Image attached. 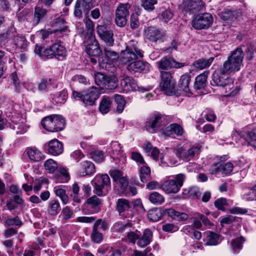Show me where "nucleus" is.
I'll return each instance as SVG.
<instances>
[{
  "label": "nucleus",
  "instance_id": "f257e3e1",
  "mask_svg": "<svg viewBox=\"0 0 256 256\" xmlns=\"http://www.w3.org/2000/svg\"><path fill=\"white\" fill-rule=\"evenodd\" d=\"M242 48H245L244 45L238 47L232 52L226 60L222 65V67L229 72L239 71L243 66L242 61L244 56V52Z\"/></svg>",
  "mask_w": 256,
  "mask_h": 256
},
{
  "label": "nucleus",
  "instance_id": "f03ea898",
  "mask_svg": "<svg viewBox=\"0 0 256 256\" xmlns=\"http://www.w3.org/2000/svg\"><path fill=\"white\" fill-rule=\"evenodd\" d=\"M41 124L47 131L55 132L64 129L66 120L62 116L52 114L44 118L41 122Z\"/></svg>",
  "mask_w": 256,
  "mask_h": 256
},
{
  "label": "nucleus",
  "instance_id": "7ed1b4c3",
  "mask_svg": "<svg viewBox=\"0 0 256 256\" xmlns=\"http://www.w3.org/2000/svg\"><path fill=\"white\" fill-rule=\"evenodd\" d=\"M230 73L228 70H226L222 66L217 68L212 75L210 84L212 86L226 88V89L228 88V89H230L233 82L228 76Z\"/></svg>",
  "mask_w": 256,
  "mask_h": 256
},
{
  "label": "nucleus",
  "instance_id": "20e7f679",
  "mask_svg": "<svg viewBox=\"0 0 256 256\" xmlns=\"http://www.w3.org/2000/svg\"><path fill=\"white\" fill-rule=\"evenodd\" d=\"M94 192L98 196H106L110 189V180L107 174H97L92 181Z\"/></svg>",
  "mask_w": 256,
  "mask_h": 256
},
{
  "label": "nucleus",
  "instance_id": "39448f33",
  "mask_svg": "<svg viewBox=\"0 0 256 256\" xmlns=\"http://www.w3.org/2000/svg\"><path fill=\"white\" fill-rule=\"evenodd\" d=\"M136 44L134 41L129 42L126 50L122 52L120 60L122 64L130 63L143 57L142 52L137 47Z\"/></svg>",
  "mask_w": 256,
  "mask_h": 256
},
{
  "label": "nucleus",
  "instance_id": "423d86ee",
  "mask_svg": "<svg viewBox=\"0 0 256 256\" xmlns=\"http://www.w3.org/2000/svg\"><path fill=\"white\" fill-rule=\"evenodd\" d=\"M160 86L168 95L176 94V82L170 71L160 70Z\"/></svg>",
  "mask_w": 256,
  "mask_h": 256
},
{
  "label": "nucleus",
  "instance_id": "0eeeda50",
  "mask_svg": "<svg viewBox=\"0 0 256 256\" xmlns=\"http://www.w3.org/2000/svg\"><path fill=\"white\" fill-rule=\"evenodd\" d=\"M94 80L96 84L102 89L113 90L118 86V80L114 74L98 72L95 74Z\"/></svg>",
  "mask_w": 256,
  "mask_h": 256
},
{
  "label": "nucleus",
  "instance_id": "6e6552de",
  "mask_svg": "<svg viewBox=\"0 0 256 256\" xmlns=\"http://www.w3.org/2000/svg\"><path fill=\"white\" fill-rule=\"evenodd\" d=\"M186 178V176L183 174H177L174 180H168L162 185V188L167 194L176 193L182 186Z\"/></svg>",
  "mask_w": 256,
  "mask_h": 256
},
{
  "label": "nucleus",
  "instance_id": "1a4fd4ad",
  "mask_svg": "<svg viewBox=\"0 0 256 256\" xmlns=\"http://www.w3.org/2000/svg\"><path fill=\"white\" fill-rule=\"evenodd\" d=\"M130 8L128 3L118 4L115 11V23L117 26L122 28L126 25Z\"/></svg>",
  "mask_w": 256,
  "mask_h": 256
},
{
  "label": "nucleus",
  "instance_id": "9d476101",
  "mask_svg": "<svg viewBox=\"0 0 256 256\" xmlns=\"http://www.w3.org/2000/svg\"><path fill=\"white\" fill-rule=\"evenodd\" d=\"M164 118L158 113L151 114L147 118L145 128L149 132L154 133L164 124Z\"/></svg>",
  "mask_w": 256,
  "mask_h": 256
},
{
  "label": "nucleus",
  "instance_id": "9b49d317",
  "mask_svg": "<svg viewBox=\"0 0 256 256\" xmlns=\"http://www.w3.org/2000/svg\"><path fill=\"white\" fill-rule=\"evenodd\" d=\"M213 18L209 13L197 15L192 21V26L196 30L208 28L212 24Z\"/></svg>",
  "mask_w": 256,
  "mask_h": 256
},
{
  "label": "nucleus",
  "instance_id": "f8f14e48",
  "mask_svg": "<svg viewBox=\"0 0 256 256\" xmlns=\"http://www.w3.org/2000/svg\"><path fill=\"white\" fill-rule=\"evenodd\" d=\"M96 32L100 38L104 41L106 45L112 46L114 44V34L112 30H108L104 25H98Z\"/></svg>",
  "mask_w": 256,
  "mask_h": 256
},
{
  "label": "nucleus",
  "instance_id": "ddd939ff",
  "mask_svg": "<svg viewBox=\"0 0 256 256\" xmlns=\"http://www.w3.org/2000/svg\"><path fill=\"white\" fill-rule=\"evenodd\" d=\"M85 51L90 56H98L102 54V51L98 42L94 38H88L85 42Z\"/></svg>",
  "mask_w": 256,
  "mask_h": 256
},
{
  "label": "nucleus",
  "instance_id": "4468645a",
  "mask_svg": "<svg viewBox=\"0 0 256 256\" xmlns=\"http://www.w3.org/2000/svg\"><path fill=\"white\" fill-rule=\"evenodd\" d=\"M191 78V74L188 73L184 74L180 76L176 88V94H181L182 92L188 94H192L189 86Z\"/></svg>",
  "mask_w": 256,
  "mask_h": 256
},
{
  "label": "nucleus",
  "instance_id": "2eb2a0df",
  "mask_svg": "<svg viewBox=\"0 0 256 256\" xmlns=\"http://www.w3.org/2000/svg\"><path fill=\"white\" fill-rule=\"evenodd\" d=\"M52 26L53 28V32L59 37L63 36L68 31V26L65 20L60 16L54 20Z\"/></svg>",
  "mask_w": 256,
  "mask_h": 256
},
{
  "label": "nucleus",
  "instance_id": "dca6fc26",
  "mask_svg": "<svg viewBox=\"0 0 256 256\" xmlns=\"http://www.w3.org/2000/svg\"><path fill=\"white\" fill-rule=\"evenodd\" d=\"M100 95L98 90L92 86L86 92H84L82 102L86 106H92L94 104L96 100L99 98Z\"/></svg>",
  "mask_w": 256,
  "mask_h": 256
},
{
  "label": "nucleus",
  "instance_id": "f3484780",
  "mask_svg": "<svg viewBox=\"0 0 256 256\" xmlns=\"http://www.w3.org/2000/svg\"><path fill=\"white\" fill-rule=\"evenodd\" d=\"M148 38L152 42H156L162 40L165 36L164 32L154 26L148 27L146 31Z\"/></svg>",
  "mask_w": 256,
  "mask_h": 256
},
{
  "label": "nucleus",
  "instance_id": "a211bd4d",
  "mask_svg": "<svg viewBox=\"0 0 256 256\" xmlns=\"http://www.w3.org/2000/svg\"><path fill=\"white\" fill-rule=\"evenodd\" d=\"M48 152L53 156H58L64 150L63 144L56 139H54L49 142L48 144H45Z\"/></svg>",
  "mask_w": 256,
  "mask_h": 256
},
{
  "label": "nucleus",
  "instance_id": "6ab92c4d",
  "mask_svg": "<svg viewBox=\"0 0 256 256\" xmlns=\"http://www.w3.org/2000/svg\"><path fill=\"white\" fill-rule=\"evenodd\" d=\"M127 68L134 72L146 73L149 71L150 64L146 62L135 60L128 64Z\"/></svg>",
  "mask_w": 256,
  "mask_h": 256
},
{
  "label": "nucleus",
  "instance_id": "aec40b11",
  "mask_svg": "<svg viewBox=\"0 0 256 256\" xmlns=\"http://www.w3.org/2000/svg\"><path fill=\"white\" fill-rule=\"evenodd\" d=\"M95 172V166L92 162L86 160L80 163L78 171L80 176H84L87 175H90L94 173Z\"/></svg>",
  "mask_w": 256,
  "mask_h": 256
},
{
  "label": "nucleus",
  "instance_id": "412c9836",
  "mask_svg": "<svg viewBox=\"0 0 256 256\" xmlns=\"http://www.w3.org/2000/svg\"><path fill=\"white\" fill-rule=\"evenodd\" d=\"M120 86L124 90H135L138 88L136 82L134 78L129 76H124L120 80Z\"/></svg>",
  "mask_w": 256,
  "mask_h": 256
},
{
  "label": "nucleus",
  "instance_id": "4be33fe9",
  "mask_svg": "<svg viewBox=\"0 0 256 256\" xmlns=\"http://www.w3.org/2000/svg\"><path fill=\"white\" fill-rule=\"evenodd\" d=\"M54 57L60 60H62L66 56V50L59 42L54 43L51 46Z\"/></svg>",
  "mask_w": 256,
  "mask_h": 256
},
{
  "label": "nucleus",
  "instance_id": "5701e85b",
  "mask_svg": "<svg viewBox=\"0 0 256 256\" xmlns=\"http://www.w3.org/2000/svg\"><path fill=\"white\" fill-rule=\"evenodd\" d=\"M34 52L43 58H54L51 46L49 48H44L41 46L36 44L34 48Z\"/></svg>",
  "mask_w": 256,
  "mask_h": 256
},
{
  "label": "nucleus",
  "instance_id": "b1692460",
  "mask_svg": "<svg viewBox=\"0 0 256 256\" xmlns=\"http://www.w3.org/2000/svg\"><path fill=\"white\" fill-rule=\"evenodd\" d=\"M239 13L236 10H232L230 9H224L218 14L220 18L224 21H232L237 18V14Z\"/></svg>",
  "mask_w": 256,
  "mask_h": 256
},
{
  "label": "nucleus",
  "instance_id": "393cba45",
  "mask_svg": "<svg viewBox=\"0 0 256 256\" xmlns=\"http://www.w3.org/2000/svg\"><path fill=\"white\" fill-rule=\"evenodd\" d=\"M152 233L149 229H146L144 232L143 235L139 236L137 244L140 246L144 247L150 244L152 241Z\"/></svg>",
  "mask_w": 256,
  "mask_h": 256
},
{
  "label": "nucleus",
  "instance_id": "a878e982",
  "mask_svg": "<svg viewBox=\"0 0 256 256\" xmlns=\"http://www.w3.org/2000/svg\"><path fill=\"white\" fill-rule=\"evenodd\" d=\"M101 224V219L96 220L92 228V232L90 237L92 240L96 243L100 242L103 238V235L102 233L98 231V228Z\"/></svg>",
  "mask_w": 256,
  "mask_h": 256
},
{
  "label": "nucleus",
  "instance_id": "bb28decb",
  "mask_svg": "<svg viewBox=\"0 0 256 256\" xmlns=\"http://www.w3.org/2000/svg\"><path fill=\"white\" fill-rule=\"evenodd\" d=\"M174 59L169 56H164L160 60L156 62L158 68L162 70L168 71L172 68Z\"/></svg>",
  "mask_w": 256,
  "mask_h": 256
},
{
  "label": "nucleus",
  "instance_id": "cd10ccee",
  "mask_svg": "<svg viewBox=\"0 0 256 256\" xmlns=\"http://www.w3.org/2000/svg\"><path fill=\"white\" fill-rule=\"evenodd\" d=\"M46 10L39 6L34 8V12L33 18V22L34 24H38L40 22L44 19L46 16Z\"/></svg>",
  "mask_w": 256,
  "mask_h": 256
},
{
  "label": "nucleus",
  "instance_id": "c85d7f7f",
  "mask_svg": "<svg viewBox=\"0 0 256 256\" xmlns=\"http://www.w3.org/2000/svg\"><path fill=\"white\" fill-rule=\"evenodd\" d=\"M188 9L192 12L200 10L204 6L202 0H188L186 3Z\"/></svg>",
  "mask_w": 256,
  "mask_h": 256
},
{
  "label": "nucleus",
  "instance_id": "c756f323",
  "mask_svg": "<svg viewBox=\"0 0 256 256\" xmlns=\"http://www.w3.org/2000/svg\"><path fill=\"white\" fill-rule=\"evenodd\" d=\"M112 104V100L106 96H103L99 106V110L102 114H107Z\"/></svg>",
  "mask_w": 256,
  "mask_h": 256
},
{
  "label": "nucleus",
  "instance_id": "7c9ffc66",
  "mask_svg": "<svg viewBox=\"0 0 256 256\" xmlns=\"http://www.w3.org/2000/svg\"><path fill=\"white\" fill-rule=\"evenodd\" d=\"M164 212V209H150L148 212V218L152 222H157L162 218Z\"/></svg>",
  "mask_w": 256,
  "mask_h": 256
},
{
  "label": "nucleus",
  "instance_id": "2f4dec72",
  "mask_svg": "<svg viewBox=\"0 0 256 256\" xmlns=\"http://www.w3.org/2000/svg\"><path fill=\"white\" fill-rule=\"evenodd\" d=\"M208 73L204 72L196 76L194 87L196 90H200L206 86Z\"/></svg>",
  "mask_w": 256,
  "mask_h": 256
},
{
  "label": "nucleus",
  "instance_id": "473e14b6",
  "mask_svg": "<svg viewBox=\"0 0 256 256\" xmlns=\"http://www.w3.org/2000/svg\"><path fill=\"white\" fill-rule=\"evenodd\" d=\"M214 60V57H210L208 59L200 58L194 62V66L197 68L202 70L208 67L212 64Z\"/></svg>",
  "mask_w": 256,
  "mask_h": 256
},
{
  "label": "nucleus",
  "instance_id": "72a5a7b5",
  "mask_svg": "<svg viewBox=\"0 0 256 256\" xmlns=\"http://www.w3.org/2000/svg\"><path fill=\"white\" fill-rule=\"evenodd\" d=\"M14 42L17 48L23 50L26 48L28 43L24 36L20 35L14 36Z\"/></svg>",
  "mask_w": 256,
  "mask_h": 256
},
{
  "label": "nucleus",
  "instance_id": "f704fd0d",
  "mask_svg": "<svg viewBox=\"0 0 256 256\" xmlns=\"http://www.w3.org/2000/svg\"><path fill=\"white\" fill-rule=\"evenodd\" d=\"M170 216L172 218L178 220H186L188 215L185 212H181L176 211L175 209H166Z\"/></svg>",
  "mask_w": 256,
  "mask_h": 256
},
{
  "label": "nucleus",
  "instance_id": "c9c22d12",
  "mask_svg": "<svg viewBox=\"0 0 256 256\" xmlns=\"http://www.w3.org/2000/svg\"><path fill=\"white\" fill-rule=\"evenodd\" d=\"M242 136L249 144L256 148V130L244 132Z\"/></svg>",
  "mask_w": 256,
  "mask_h": 256
},
{
  "label": "nucleus",
  "instance_id": "e433bc0d",
  "mask_svg": "<svg viewBox=\"0 0 256 256\" xmlns=\"http://www.w3.org/2000/svg\"><path fill=\"white\" fill-rule=\"evenodd\" d=\"M183 194L187 195L190 198L194 200L198 198L200 196L198 188L195 186L185 189L184 190Z\"/></svg>",
  "mask_w": 256,
  "mask_h": 256
},
{
  "label": "nucleus",
  "instance_id": "4c0bfd02",
  "mask_svg": "<svg viewBox=\"0 0 256 256\" xmlns=\"http://www.w3.org/2000/svg\"><path fill=\"white\" fill-rule=\"evenodd\" d=\"M216 208H225L233 206V201L226 198H221L217 199L214 202Z\"/></svg>",
  "mask_w": 256,
  "mask_h": 256
},
{
  "label": "nucleus",
  "instance_id": "58836bf2",
  "mask_svg": "<svg viewBox=\"0 0 256 256\" xmlns=\"http://www.w3.org/2000/svg\"><path fill=\"white\" fill-rule=\"evenodd\" d=\"M174 16L172 10L169 8L162 10L158 15V18L164 22H168Z\"/></svg>",
  "mask_w": 256,
  "mask_h": 256
},
{
  "label": "nucleus",
  "instance_id": "ea45409f",
  "mask_svg": "<svg viewBox=\"0 0 256 256\" xmlns=\"http://www.w3.org/2000/svg\"><path fill=\"white\" fill-rule=\"evenodd\" d=\"M202 146L198 144H195L187 150L188 161L192 160L195 156H198L201 152Z\"/></svg>",
  "mask_w": 256,
  "mask_h": 256
},
{
  "label": "nucleus",
  "instance_id": "a19ab883",
  "mask_svg": "<svg viewBox=\"0 0 256 256\" xmlns=\"http://www.w3.org/2000/svg\"><path fill=\"white\" fill-rule=\"evenodd\" d=\"M166 133L170 134H174L177 136H181L183 133V129L182 126L177 124H172L166 127Z\"/></svg>",
  "mask_w": 256,
  "mask_h": 256
},
{
  "label": "nucleus",
  "instance_id": "79ce46f5",
  "mask_svg": "<svg viewBox=\"0 0 256 256\" xmlns=\"http://www.w3.org/2000/svg\"><path fill=\"white\" fill-rule=\"evenodd\" d=\"M140 176L142 182L145 183L150 179V170L146 166H142L140 172Z\"/></svg>",
  "mask_w": 256,
  "mask_h": 256
},
{
  "label": "nucleus",
  "instance_id": "37998d69",
  "mask_svg": "<svg viewBox=\"0 0 256 256\" xmlns=\"http://www.w3.org/2000/svg\"><path fill=\"white\" fill-rule=\"evenodd\" d=\"M174 153L180 160L188 162V150L184 146L178 147L174 150Z\"/></svg>",
  "mask_w": 256,
  "mask_h": 256
},
{
  "label": "nucleus",
  "instance_id": "c03bdc74",
  "mask_svg": "<svg viewBox=\"0 0 256 256\" xmlns=\"http://www.w3.org/2000/svg\"><path fill=\"white\" fill-rule=\"evenodd\" d=\"M26 153L32 160L38 162L41 160L42 153L37 149L28 148L26 150Z\"/></svg>",
  "mask_w": 256,
  "mask_h": 256
},
{
  "label": "nucleus",
  "instance_id": "a18cd8bd",
  "mask_svg": "<svg viewBox=\"0 0 256 256\" xmlns=\"http://www.w3.org/2000/svg\"><path fill=\"white\" fill-rule=\"evenodd\" d=\"M54 192L56 196H58L62 202L66 204L68 202V196L66 194V190L60 186H56L54 188Z\"/></svg>",
  "mask_w": 256,
  "mask_h": 256
},
{
  "label": "nucleus",
  "instance_id": "49530a36",
  "mask_svg": "<svg viewBox=\"0 0 256 256\" xmlns=\"http://www.w3.org/2000/svg\"><path fill=\"white\" fill-rule=\"evenodd\" d=\"M219 238L218 235L212 232H207V238L206 244L208 246H216L218 244Z\"/></svg>",
  "mask_w": 256,
  "mask_h": 256
},
{
  "label": "nucleus",
  "instance_id": "de8ad7c7",
  "mask_svg": "<svg viewBox=\"0 0 256 256\" xmlns=\"http://www.w3.org/2000/svg\"><path fill=\"white\" fill-rule=\"evenodd\" d=\"M104 52L106 57L111 62L117 61L119 54L116 52L112 50L110 48H105Z\"/></svg>",
  "mask_w": 256,
  "mask_h": 256
},
{
  "label": "nucleus",
  "instance_id": "09e8293b",
  "mask_svg": "<svg viewBox=\"0 0 256 256\" xmlns=\"http://www.w3.org/2000/svg\"><path fill=\"white\" fill-rule=\"evenodd\" d=\"M157 4V0H141V6L148 12L154 10Z\"/></svg>",
  "mask_w": 256,
  "mask_h": 256
},
{
  "label": "nucleus",
  "instance_id": "8fccbe9b",
  "mask_svg": "<svg viewBox=\"0 0 256 256\" xmlns=\"http://www.w3.org/2000/svg\"><path fill=\"white\" fill-rule=\"evenodd\" d=\"M68 98V92L66 89L54 95L53 100L58 104H64Z\"/></svg>",
  "mask_w": 256,
  "mask_h": 256
},
{
  "label": "nucleus",
  "instance_id": "3c124183",
  "mask_svg": "<svg viewBox=\"0 0 256 256\" xmlns=\"http://www.w3.org/2000/svg\"><path fill=\"white\" fill-rule=\"evenodd\" d=\"M114 98V103L116 105V112L121 113L124 110L126 102L121 95L116 94Z\"/></svg>",
  "mask_w": 256,
  "mask_h": 256
},
{
  "label": "nucleus",
  "instance_id": "603ef678",
  "mask_svg": "<svg viewBox=\"0 0 256 256\" xmlns=\"http://www.w3.org/2000/svg\"><path fill=\"white\" fill-rule=\"evenodd\" d=\"M150 202L155 204H160L164 202V197L157 192H152L149 196Z\"/></svg>",
  "mask_w": 256,
  "mask_h": 256
},
{
  "label": "nucleus",
  "instance_id": "864d4df0",
  "mask_svg": "<svg viewBox=\"0 0 256 256\" xmlns=\"http://www.w3.org/2000/svg\"><path fill=\"white\" fill-rule=\"evenodd\" d=\"M244 241V240L242 236L236 238L233 240L232 242V246L233 250L235 252H238L242 248V242Z\"/></svg>",
  "mask_w": 256,
  "mask_h": 256
},
{
  "label": "nucleus",
  "instance_id": "5fc2aeb1",
  "mask_svg": "<svg viewBox=\"0 0 256 256\" xmlns=\"http://www.w3.org/2000/svg\"><path fill=\"white\" fill-rule=\"evenodd\" d=\"M4 224L7 226H20L22 222L18 216L8 217L5 220Z\"/></svg>",
  "mask_w": 256,
  "mask_h": 256
},
{
  "label": "nucleus",
  "instance_id": "6e6d98bb",
  "mask_svg": "<svg viewBox=\"0 0 256 256\" xmlns=\"http://www.w3.org/2000/svg\"><path fill=\"white\" fill-rule=\"evenodd\" d=\"M29 13L30 10L28 8H24L23 6H20L16 12V16L20 21H24Z\"/></svg>",
  "mask_w": 256,
  "mask_h": 256
},
{
  "label": "nucleus",
  "instance_id": "4d7b16f0",
  "mask_svg": "<svg viewBox=\"0 0 256 256\" xmlns=\"http://www.w3.org/2000/svg\"><path fill=\"white\" fill-rule=\"evenodd\" d=\"M249 192L243 196V198L246 200H256V184L250 188Z\"/></svg>",
  "mask_w": 256,
  "mask_h": 256
},
{
  "label": "nucleus",
  "instance_id": "13d9d810",
  "mask_svg": "<svg viewBox=\"0 0 256 256\" xmlns=\"http://www.w3.org/2000/svg\"><path fill=\"white\" fill-rule=\"evenodd\" d=\"M44 167L50 173H53L56 170L58 165L55 161L52 159H49L46 161Z\"/></svg>",
  "mask_w": 256,
  "mask_h": 256
},
{
  "label": "nucleus",
  "instance_id": "bf43d9fd",
  "mask_svg": "<svg viewBox=\"0 0 256 256\" xmlns=\"http://www.w3.org/2000/svg\"><path fill=\"white\" fill-rule=\"evenodd\" d=\"M51 79H42L38 84V90L40 91H47L50 86Z\"/></svg>",
  "mask_w": 256,
  "mask_h": 256
},
{
  "label": "nucleus",
  "instance_id": "052dcab7",
  "mask_svg": "<svg viewBox=\"0 0 256 256\" xmlns=\"http://www.w3.org/2000/svg\"><path fill=\"white\" fill-rule=\"evenodd\" d=\"M92 157L96 162H101L104 160V154L102 151L95 150L92 153Z\"/></svg>",
  "mask_w": 256,
  "mask_h": 256
},
{
  "label": "nucleus",
  "instance_id": "680f3d73",
  "mask_svg": "<svg viewBox=\"0 0 256 256\" xmlns=\"http://www.w3.org/2000/svg\"><path fill=\"white\" fill-rule=\"evenodd\" d=\"M86 202L88 204L92 206H102L101 200L96 196L88 198Z\"/></svg>",
  "mask_w": 256,
  "mask_h": 256
},
{
  "label": "nucleus",
  "instance_id": "e2e57ef3",
  "mask_svg": "<svg viewBox=\"0 0 256 256\" xmlns=\"http://www.w3.org/2000/svg\"><path fill=\"white\" fill-rule=\"evenodd\" d=\"M221 164L214 163L210 166L209 172L212 174H222Z\"/></svg>",
  "mask_w": 256,
  "mask_h": 256
},
{
  "label": "nucleus",
  "instance_id": "0e129e2a",
  "mask_svg": "<svg viewBox=\"0 0 256 256\" xmlns=\"http://www.w3.org/2000/svg\"><path fill=\"white\" fill-rule=\"evenodd\" d=\"M140 26L138 16L136 14H132L130 19V26L132 29H136Z\"/></svg>",
  "mask_w": 256,
  "mask_h": 256
},
{
  "label": "nucleus",
  "instance_id": "69168bd1",
  "mask_svg": "<svg viewBox=\"0 0 256 256\" xmlns=\"http://www.w3.org/2000/svg\"><path fill=\"white\" fill-rule=\"evenodd\" d=\"M11 79L12 83L14 85L16 90L18 92H20V81L18 78L16 72H12L11 74Z\"/></svg>",
  "mask_w": 256,
  "mask_h": 256
},
{
  "label": "nucleus",
  "instance_id": "338daca9",
  "mask_svg": "<svg viewBox=\"0 0 256 256\" xmlns=\"http://www.w3.org/2000/svg\"><path fill=\"white\" fill-rule=\"evenodd\" d=\"M222 174L227 175L231 172L233 168V164L231 162L222 164Z\"/></svg>",
  "mask_w": 256,
  "mask_h": 256
},
{
  "label": "nucleus",
  "instance_id": "774afa93",
  "mask_svg": "<svg viewBox=\"0 0 256 256\" xmlns=\"http://www.w3.org/2000/svg\"><path fill=\"white\" fill-rule=\"evenodd\" d=\"M139 235H140V232L136 231V232H128L127 234V238L128 241L132 244H134L136 240L139 238Z\"/></svg>",
  "mask_w": 256,
  "mask_h": 256
}]
</instances>
